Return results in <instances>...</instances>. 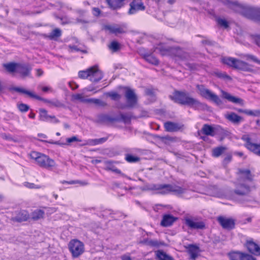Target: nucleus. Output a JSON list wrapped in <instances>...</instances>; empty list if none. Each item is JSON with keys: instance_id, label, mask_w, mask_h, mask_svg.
<instances>
[{"instance_id": "nucleus-22", "label": "nucleus", "mask_w": 260, "mask_h": 260, "mask_svg": "<svg viewBox=\"0 0 260 260\" xmlns=\"http://www.w3.org/2000/svg\"><path fill=\"white\" fill-rule=\"evenodd\" d=\"M239 173L240 174V179H239V182L246 180L251 181L252 180V175L249 170L240 169Z\"/></svg>"}, {"instance_id": "nucleus-56", "label": "nucleus", "mask_w": 260, "mask_h": 260, "mask_svg": "<svg viewBox=\"0 0 260 260\" xmlns=\"http://www.w3.org/2000/svg\"><path fill=\"white\" fill-rule=\"evenodd\" d=\"M232 154H228L223 160V165L225 166L228 164H229L232 160Z\"/></svg>"}, {"instance_id": "nucleus-19", "label": "nucleus", "mask_w": 260, "mask_h": 260, "mask_svg": "<svg viewBox=\"0 0 260 260\" xmlns=\"http://www.w3.org/2000/svg\"><path fill=\"white\" fill-rule=\"evenodd\" d=\"M188 252L190 255V258L195 260L198 256L199 253V247L194 244H189L186 246Z\"/></svg>"}, {"instance_id": "nucleus-1", "label": "nucleus", "mask_w": 260, "mask_h": 260, "mask_svg": "<svg viewBox=\"0 0 260 260\" xmlns=\"http://www.w3.org/2000/svg\"><path fill=\"white\" fill-rule=\"evenodd\" d=\"M143 191H151L153 194H167L171 192H173L177 195L184 193L186 189L177 185H173L169 184H154L146 183L140 187Z\"/></svg>"}, {"instance_id": "nucleus-58", "label": "nucleus", "mask_w": 260, "mask_h": 260, "mask_svg": "<svg viewBox=\"0 0 260 260\" xmlns=\"http://www.w3.org/2000/svg\"><path fill=\"white\" fill-rule=\"evenodd\" d=\"M242 260H256V258L251 255L243 253Z\"/></svg>"}, {"instance_id": "nucleus-55", "label": "nucleus", "mask_w": 260, "mask_h": 260, "mask_svg": "<svg viewBox=\"0 0 260 260\" xmlns=\"http://www.w3.org/2000/svg\"><path fill=\"white\" fill-rule=\"evenodd\" d=\"M255 43L258 46H260V35H253L251 36Z\"/></svg>"}, {"instance_id": "nucleus-44", "label": "nucleus", "mask_w": 260, "mask_h": 260, "mask_svg": "<svg viewBox=\"0 0 260 260\" xmlns=\"http://www.w3.org/2000/svg\"><path fill=\"white\" fill-rule=\"evenodd\" d=\"M91 70L90 68L89 69L83 70V71H80L78 73V76L79 78L81 79H88L89 78V74H90V71Z\"/></svg>"}, {"instance_id": "nucleus-29", "label": "nucleus", "mask_w": 260, "mask_h": 260, "mask_svg": "<svg viewBox=\"0 0 260 260\" xmlns=\"http://www.w3.org/2000/svg\"><path fill=\"white\" fill-rule=\"evenodd\" d=\"M29 218L28 213L25 210H22L17 214L14 217V220L18 222H22L26 221Z\"/></svg>"}, {"instance_id": "nucleus-47", "label": "nucleus", "mask_w": 260, "mask_h": 260, "mask_svg": "<svg viewBox=\"0 0 260 260\" xmlns=\"http://www.w3.org/2000/svg\"><path fill=\"white\" fill-rule=\"evenodd\" d=\"M120 117L121 120L124 123H128L131 121V115L129 113H121Z\"/></svg>"}, {"instance_id": "nucleus-60", "label": "nucleus", "mask_w": 260, "mask_h": 260, "mask_svg": "<svg viewBox=\"0 0 260 260\" xmlns=\"http://www.w3.org/2000/svg\"><path fill=\"white\" fill-rule=\"evenodd\" d=\"M186 66L190 70H196L197 69V66L195 64L186 63Z\"/></svg>"}, {"instance_id": "nucleus-25", "label": "nucleus", "mask_w": 260, "mask_h": 260, "mask_svg": "<svg viewBox=\"0 0 260 260\" xmlns=\"http://www.w3.org/2000/svg\"><path fill=\"white\" fill-rule=\"evenodd\" d=\"M125 0H106L109 7L113 10H116L121 8L124 5Z\"/></svg>"}, {"instance_id": "nucleus-2", "label": "nucleus", "mask_w": 260, "mask_h": 260, "mask_svg": "<svg viewBox=\"0 0 260 260\" xmlns=\"http://www.w3.org/2000/svg\"><path fill=\"white\" fill-rule=\"evenodd\" d=\"M169 97L174 102L182 105H187L193 108L207 107L206 105L190 96L189 93L186 92L175 90L169 95Z\"/></svg>"}, {"instance_id": "nucleus-37", "label": "nucleus", "mask_w": 260, "mask_h": 260, "mask_svg": "<svg viewBox=\"0 0 260 260\" xmlns=\"http://www.w3.org/2000/svg\"><path fill=\"white\" fill-rule=\"evenodd\" d=\"M144 58L147 62L154 65H157L159 63L158 60L155 57L151 54L145 55Z\"/></svg>"}, {"instance_id": "nucleus-45", "label": "nucleus", "mask_w": 260, "mask_h": 260, "mask_svg": "<svg viewBox=\"0 0 260 260\" xmlns=\"http://www.w3.org/2000/svg\"><path fill=\"white\" fill-rule=\"evenodd\" d=\"M41 100L49 104L51 106H55L56 107H61L63 106V104L58 100H55V101H49V100H46V99H44L43 98H42V100Z\"/></svg>"}, {"instance_id": "nucleus-41", "label": "nucleus", "mask_w": 260, "mask_h": 260, "mask_svg": "<svg viewBox=\"0 0 260 260\" xmlns=\"http://www.w3.org/2000/svg\"><path fill=\"white\" fill-rule=\"evenodd\" d=\"M73 100L79 101L82 103H87L88 99H86L82 93L73 94L72 96Z\"/></svg>"}, {"instance_id": "nucleus-8", "label": "nucleus", "mask_w": 260, "mask_h": 260, "mask_svg": "<svg viewBox=\"0 0 260 260\" xmlns=\"http://www.w3.org/2000/svg\"><path fill=\"white\" fill-rule=\"evenodd\" d=\"M242 139L245 142L244 146L247 149L260 156V144L253 143L248 135H243Z\"/></svg>"}, {"instance_id": "nucleus-28", "label": "nucleus", "mask_w": 260, "mask_h": 260, "mask_svg": "<svg viewBox=\"0 0 260 260\" xmlns=\"http://www.w3.org/2000/svg\"><path fill=\"white\" fill-rule=\"evenodd\" d=\"M234 192L238 195H246L250 192V187L247 185L240 184L237 187Z\"/></svg>"}, {"instance_id": "nucleus-51", "label": "nucleus", "mask_w": 260, "mask_h": 260, "mask_svg": "<svg viewBox=\"0 0 260 260\" xmlns=\"http://www.w3.org/2000/svg\"><path fill=\"white\" fill-rule=\"evenodd\" d=\"M24 185L25 187H26L28 188H30V189H33V188L39 189V188H41V186L39 185H36L33 183H29L28 182H24Z\"/></svg>"}, {"instance_id": "nucleus-18", "label": "nucleus", "mask_w": 260, "mask_h": 260, "mask_svg": "<svg viewBox=\"0 0 260 260\" xmlns=\"http://www.w3.org/2000/svg\"><path fill=\"white\" fill-rule=\"evenodd\" d=\"M164 127L167 132H174L180 130L182 126L177 123L167 121L164 123Z\"/></svg>"}, {"instance_id": "nucleus-30", "label": "nucleus", "mask_w": 260, "mask_h": 260, "mask_svg": "<svg viewBox=\"0 0 260 260\" xmlns=\"http://www.w3.org/2000/svg\"><path fill=\"white\" fill-rule=\"evenodd\" d=\"M45 212L41 209H36L31 214V218L34 220H38L44 217Z\"/></svg>"}, {"instance_id": "nucleus-27", "label": "nucleus", "mask_w": 260, "mask_h": 260, "mask_svg": "<svg viewBox=\"0 0 260 260\" xmlns=\"http://www.w3.org/2000/svg\"><path fill=\"white\" fill-rule=\"evenodd\" d=\"M104 28L106 30H109L110 32L116 35L124 32V30L122 27L116 25H106L105 26Z\"/></svg>"}, {"instance_id": "nucleus-50", "label": "nucleus", "mask_w": 260, "mask_h": 260, "mask_svg": "<svg viewBox=\"0 0 260 260\" xmlns=\"http://www.w3.org/2000/svg\"><path fill=\"white\" fill-rule=\"evenodd\" d=\"M17 107L22 112H27L29 109V107L27 105L23 103L18 104Z\"/></svg>"}, {"instance_id": "nucleus-42", "label": "nucleus", "mask_w": 260, "mask_h": 260, "mask_svg": "<svg viewBox=\"0 0 260 260\" xmlns=\"http://www.w3.org/2000/svg\"><path fill=\"white\" fill-rule=\"evenodd\" d=\"M125 159L129 163L137 162L140 161V157L129 154H126Z\"/></svg>"}, {"instance_id": "nucleus-10", "label": "nucleus", "mask_w": 260, "mask_h": 260, "mask_svg": "<svg viewBox=\"0 0 260 260\" xmlns=\"http://www.w3.org/2000/svg\"><path fill=\"white\" fill-rule=\"evenodd\" d=\"M217 220L224 229L231 230L235 228V220L233 218H228L223 216H220L217 217Z\"/></svg>"}, {"instance_id": "nucleus-11", "label": "nucleus", "mask_w": 260, "mask_h": 260, "mask_svg": "<svg viewBox=\"0 0 260 260\" xmlns=\"http://www.w3.org/2000/svg\"><path fill=\"white\" fill-rule=\"evenodd\" d=\"M130 8L128 13L130 15L134 14L140 11H144L145 6L142 0H133L129 4Z\"/></svg>"}, {"instance_id": "nucleus-14", "label": "nucleus", "mask_w": 260, "mask_h": 260, "mask_svg": "<svg viewBox=\"0 0 260 260\" xmlns=\"http://www.w3.org/2000/svg\"><path fill=\"white\" fill-rule=\"evenodd\" d=\"M224 117L231 123L235 125H239L243 121V118L235 112H228L224 115Z\"/></svg>"}, {"instance_id": "nucleus-26", "label": "nucleus", "mask_w": 260, "mask_h": 260, "mask_svg": "<svg viewBox=\"0 0 260 260\" xmlns=\"http://www.w3.org/2000/svg\"><path fill=\"white\" fill-rule=\"evenodd\" d=\"M201 131L202 133L206 136L213 137L215 135V128L212 126L205 124H204Z\"/></svg>"}, {"instance_id": "nucleus-36", "label": "nucleus", "mask_w": 260, "mask_h": 260, "mask_svg": "<svg viewBox=\"0 0 260 260\" xmlns=\"http://www.w3.org/2000/svg\"><path fill=\"white\" fill-rule=\"evenodd\" d=\"M107 140V138H102L100 139H90L88 140L87 144L90 145H96L105 142Z\"/></svg>"}, {"instance_id": "nucleus-62", "label": "nucleus", "mask_w": 260, "mask_h": 260, "mask_svg": "<svg viewBox=\"0 0 260 260\" xmlns=\"http://www.w3.org/2000/svg\"><path fill=\"white\" fill-rule=\"evenodd\" d=\"M235 110H236L239 113H243L246 114L248 115L249 110H244V109H239V108H235Z\"/></svg>"}, {"instance_id": "nucleus-40", "label": "nucleus", "mask_w": 260, "mask_h": 260, "mask_svg": "<svg viewBox=\"0 0 260 260\" xmlns=\"http://www.w3.org/2000/svg\"><path fill=\"white\" fill-rule=\"evenodd\" d=\"M243 253L239 252H231L229 254L230 260H242Z\"/></svg>"}, {"instance_id": "nucleus-64", "label": "nucleus", "mask_w": 260, "mask_h": 260, "mask_svg": "<svg viewBox=\"0 0 260 260\" xmlns=\"http://www.w3.org/2000/svg\"><path fill=\"white\" fill-rule=\"evenodd\" d=\"M122 260H131V257L129 255H123L121 256Z\"/></svg>"}, {"instance_id": "nucleus-59", "label": "nucleus", "mask_w": 260, "mask_h": 260, "mask_svg": "<svg viewBox=\"0 0 260 260\" xmlns=\"http://www.w3.org/2000/svg\"><path fill=\"white\" fill-rule=\"evenodd\" d=\"M101 13V10L98 8H92V14L95 16H99Z\"/></svg>"}, {"instance_id": "nucleus-31", "label": "nucleus", "mask_w": 260, "mask_h": 260, "mask_svg": "<svg viewBox=\"0 0 260 260\" xmlns=\"http://www.w3.org/2000/svg\"><path fill=\"white\" fill-rule=\"evenodd\" d=\"M156 256L159 260H174L172 256L162 250L157 251Z\"/></svg>"}, {"instance_id": "nucleus-52", "label": "nucleus", "mask_w": 260, "mask_h": 260, "mask_svg": "<svg viewBox=\"0 0 260 260\" xmlns=\"http://www.w3.org/2000/svg\"><path fill=\"white\" fill-rule=\"evenodd\" d=\"M244 56L247 59H250L259 64H260V60H259L256 56L253 55L247 54H245Z\"/></svg>"}, {"instance_id": "nucleus-38", "label": "nucleus", "mask_w": 260, "mask_h": 260, "mask_svg": "<svg viewBox=\"0 0 260 260\" xmlns=\"http://www.w3.org/2000/svg\"><path fill=\"white\" fill-rule=\"evenodd\" d=\"M50 117H52V116L49 115L47 114V111L45 109H41L40 110V120L45 121H49V119H51Z\"/></svg>"}, {"instance_id": "nucleus-12", "label": "nucleus", "mask_w": 260, "mask_h": 260, "mask_svg": "<svg viewBox=\"0 0 260 260\" xmlns=\"http://www.w3.org/2000/svg\"><path fill=\"white\" fill-rule=\"evenodd\" d=\"M125 96L127 101L128 107H134L137 104V96L135 92L132 89L125 87Z\"/></svg>"}, {"instance_id": "nucleus-6", "label": "nucleus", "mask_w": 260, "mask_h": 260, "mask_svg": "<svg viewBox=\"0 0 260 260\" xmlns=\"http://www.w3.org/2000/svg\"><path fill=\"white\" fill-rule=\"evenodd\" d=\"M222 61L223 63L230 67H232L235 69L248 72H251L252 71L250 64L246 62L233 57L223 58L222 59Z\"/></svg>"}, {"instance_id": "nucleus-34", "label": "nucleus", "mask_w": 260, "mask_h": 260, "mask_svg": "<svg viewBox=\"0 0 260 260\" xmlns=\"http://www.w3.org/2000/svg\"><path fill=\"white\" fill-rule=\"evenodd\" d=\"M105 167L106 170L111 171L117 173H120V171L119 170L111 161H107L105 162Z\"/></svg>"}, {"instance_id": "nucleus-20", "label": "nucleus", "mask_w": 260, "mask_h": 260, "mask_svg": "<svg viewBox=\"0 0 260 260\" xmlns=\"http://www.w3.org/2000/svg\"><path fill=\"white\" fill-rule=\"evenodd\" d=\"M174 54L181 59H187L189 57L188 54L184 52L182 49L178 47H173L172 48L171 54Z\"/></svg>"}, {"instance_id": "nucleus-63", "label": "nucleus", "mask_w": 260, "mask_h": 260, "mask_svg": "<svg viewBox=\"0 0 260 260\" xmlns=\"http://www.w3.org/2000/svg\"><path fill=\"white\" fill-rule=\"evenodd\" d=\"M70 86L73 90H75L79 86L76 83H70Z\"/></svg>"}, {"instance_id": "nucleus-5", "label": "nucleus", "mask_w": 260, "mask_h": 260, "mask_svg": "<svg viewBox=\"0 0 260 260\" xmlns=\"http://www.w3.org/2000/svg\"><path fill=\"white\" fill-rule=\"evenodd\" d=\"M196 87L198 90L199 94L202 97L212 101L217 106L222 104V101L219 97L208 89L205 88L204 85L197 84Z\"/></svg>"}, {"instance_id": "nucleus-54", "label": "nucleus", "mask_w": 260, "mask_h": 260, "mask_svg": "<svg viewBox=\"0 0 260 260\" xmlns=\"http://www.w3.org/2000/svg\"><path fill=\"white\" fill-rule=\"evenodd\" d=\"M248 115L253 116H260V110H249Z\"/></svg>"}, {"instance_id": "nucleus-57", "label": "nucleus", "mask_w": 260, "mask_h": 260, "mask_svg": "<svg viewBox=\"0 0 260 260\" xmlns=\"http://www.w3.org/2000/svg\"><path fill=\"white\" fill-rule=\"evenodd\" d=\"M74 142H81V140H79L76 136H73L71 138L67 139V142L68 143H71Z\"/></svg>"}, {"instance_id": "nucleus-35", "label": "nucleus", "mask_w": 260, "mask_h": 260, "mask_svg": "<svg viewBox=\"0 0 260 260\" xmlns=\"http://www.w3.org/2000/svg\"><path fill=\"white\" fill-rule=\"evenodd\" d=\"M214 75L217 77L222 79L226 81L232 80V78L227 75L225 72H222L220 71H215L214 72Z\"/></svg>"}, {"instance_id": "nucleus-4", "label": "nucleus", "mask_w": 260, "mask_h": 260, "mask_svg": "<svg viewBox=\"0 0 260 260\" xmlns=\"http://www.w3.org/2000/svg\"><path fill=\"white\" fill-rule=\"evenodd\" d=\"M31 159L34 160L39 167L52 170L56 166L55 160L48 155L36 151H32L29 154Z\"/></svg>"}, {"instance_id": "nucleus-15", "label": "nucleus", "mask_w": 260, "mask_h": 260, "mask_svg": "<svg viewBox=\"0 0 260 260\" xmlns=\"http://www.w3.org/2000/svg\"><path fill=\"white\" fill-rule=\"evenodd\" d=\"M246 246L250 253L256 256L260 255V247L254 242L252 240H247L246 243Z\"/></svg>"}, {"instance_id": "nucleus-21", "label": "nucleus", "mask_w": 260, "mask_h": 260, "mask_svg": "<svg viewBox=\"0 0 260 260\" xmlns=\"http://www.w3.org/2000/svg\"><path fill=\"white\" fill-rule=\"evenodd\" d=\"M176 219V218L170 214H166L163 216L160 224L164 227L169 226L175 221Z\"/></svg>"}, {"instance_id": "nucleus-43", "label": "nucleus", "mask_w": 260, "mask_h": 260, "mask_svg": "<svg viewBox=\"0 0 260 260\" xmlns=\"http://www.w3.org/2000/svg\"><path fill=\"white\" fill-rule=\"evenodd\" d=\"M18 63H9L4 64V67L9 72H14L16 71L17 72V68Z\"/></svg>"}, {"instance_id": "nucleus-17", "label": "nucleus", "mask_w": 260, "mask_h": 260, "mask_svg": "<svg viewBox=\"0 0 260 260\" xmlns=\"http://www.w3.org/2000/svg\"><path fill=\"white\" fill-rule=\"evenodd\" d=\"M221 93L222 94V97L230 102L235 104H239L241 105H243L244 104L243 101L241 98L234 96L231 95L230 93L222 90H221Z\"/></svg>"}, {"instance_id": "nucleus-33", "label": "nucleus", "mask_w": 260, "mask_h": 260, "mask_svg": "<svg viewBox=\"0 0 260 260\" xmlns=\"http://www.w3.org/2000/svg\"><path fill=\"white\" fill-rule=\"evenodd\" d=\"M144 243L151 247H158L162 245L164 243L157 240L147 239L144 241Z\"/></svg>"}, {"instance_id": "nucleus-46", "label": "nucleus", "mask_w": 260, "mask_h": 260, "mask_svg": "<svg viewBox=\"0 0 260 260\" xmlns=\"http://www.w3.org/2000/svg\"><path fill=\"white\" fill-rule=\"evenodd\" d=\"M216 21L217 24L221 27H222L224 28H227L229 27V23L225 19L218 18L216 19Z\"/></svg>"}, {"instance_id": "nucleus-3", "label": "nucleus", "mask_w": 260, "mask_h": 260, "mask_svg": "<svg viewBox=\"0 0 260 260\" xmlns=\"http://www.w3.org/2000/svg\"><path fill=\"white\" fill-rule=\"evenodd\" d=\"M228 5L232 9L241 13L246 18L260 22V11L258 9L243 6L237 2H229Z\"/></svg>"}, {"instance_id": "nucleus-49", "label": "nucleus", "mask_w": 260, "mask_h": 260, "mask_svg": "<svg viewBox=\"0 0 260 260\" xmlns=\"http://www.w3.org/2000/svg\"><path fill=\"white\" fill-rule=\"evenodd\" d=\"M109 48L114 52L118 51L120 48L119 44L116 41H113L109 45Z\"/></svg>"}, {"instance_id": "nucleus-53", "label": "nucleus", "mask_w": 260, "mask_h": 260, "mask_svg": "<svg viewBox=\"0 0 260 260\" xmlns=\"http://www.w3.org/2000/svg\"><path fill=\"white\" fill-rule=\"evenodd\" d=\"M108 96H110L113 100H117L120 99L121 96L116 92H111L107 93Z\"/></svg>"}, {"instance_id": "nucleus-32", "label": "nucleus", "mask_w": 260, "mask_h": 260, "mask_svg": "<svg viewBox=\"0 0 260 260\" xmlns=\"http://www.w3.org/2000/svg\"><path fill=\"white\" fill-rule=\"evenodd\" d=\"M227 150L225 146H219L215 147L212 150V156L215 157H218Z\"/></svg>"}, {"instance_id": "nucleus-61", "label": "nucleus", "mask_w": 260, "mask_h": 260, "mask_svg": "<svg viewBox=\"0 0 260 260\" xmlns=\"http://www.w3.org/2000/svg\"><path fill=\"white\" fill-rule=\"evenodd\" d=\"M76 21L78 23H82V24H86V23H89L90 22V21L88 20L80 19V18L77 19Z\"/></svg>"}, {"instance_id": "nucleus-7", "label": "nucleus", "mask_w": 260, "mask_h": 260, "mask_svg": "<svg viewBox=\"0 0 260 260\" xmlns=\"http://www.w3.org/2000/svg\"><path fill=\"white\" fill-rule=\"evenodd\" d=\"M69 251L73 258H77L82 255L85 250L83 243L77 239L71 240L68 244Z\"/></svg>"}, {"instance_id": "nucleus-39", "label": "nucleus", "mask_w": 260, "mask_h": 260, "mask_svg": "<svg viewBox=\"0 0 260 260\" xmlns=\"http://www.w3.org/2000/svg\"><path fill=\"white\" fill-rule=\"evenodd\" d=\"M61 35V31L59 28H55L50 33L49 38L51 40H55L60 37Z\"/></svg>"}, {"instance_id": "nucleus-24", "label": "nucleus", "mask_w": 260, "mask_h": 260, "mask_svg": "<svg viewBox=\"0 0 260 260\" xmlns=\"http://www.w3.org/2000/svg\"><path fill=\"white\" fill-rule=\"evenodd\" d=\"M12 89L14 91H15L17 92L23 93L28 95L30 97L33 98L34 99H37V100H42V98L35 93H34L32 92H30L29 91H28L24 88H21V87H14L12 88Z\"/></svg>"}, {"instance_id": "nucleus-16", "label": "nucleus", "mask_w": 260, "mask_h": 260, "mask_svg": "<svg viewBox=\"0 0 260 260\" xmlns=\"http://www.w3.org/2000/svg\"><path fill=\"white\" fill-rule=\"evenodd\" d=\"M32 68L28 64H18L17 73L20 74L22 77L29 76Z\"/></svg>"}, {"instance_id": "nucleus-23", "label": "nucleus", "mask_w": 260, "mask_h": 260, "mask_svg": "<svg viewBox=\"0 0 260 260\" xmlns=\"http://www.w3.org/2000/svg\"><path fill=\"white\" fill-rule=\"evenodd\" d=\"M172 48L161 43L155 47V50H157L162 55H168L171 54Z\"/></svg>"}, {"instance_id": "nucleus-48", "label": "nucleus", "mask_w": 260, "mask_h": 260, "mask_svg": "<svg viewBox=\"0 0 260 260\" xmlns=\"http://www.w3.org/2000/svg\"><path fill=\"white\" fill-rule=\"evenodd\" d=\"M87 103H93L101 106H105L106 105V104L105 102L97 99H88Z\"/></svg>"}, {"instance_id": "nucleus-13", "label": "nucleus", "mask_w": 260, "mask_h": 260, "mask_svg": "<svg viewBox=\"0 0 260 260\" xmlns=\"http://www.w3.org/2000/svg\"><path fill=\"white\" fill-rule=\"evenodd\" d=\"M89 80L93 82H97L103 77V73L98 69L97 67L90 68Z\"/></svg>"}, {"instance_id": "nucleus-9", "label": "nucleus", "mask_w": 260, "mask_h": 260, "mask_svg": "<svg viewBox=\"0 0 260 260\" xmlns=\"http://www.w3.org/2000/svg\"><path fill=\"white\" fill-rule=\"evenodd\" d=\"M184 222L186 225L190 230H202L205 228L204 222L195 217H185Z\"/></svg>"}]
</instances>
